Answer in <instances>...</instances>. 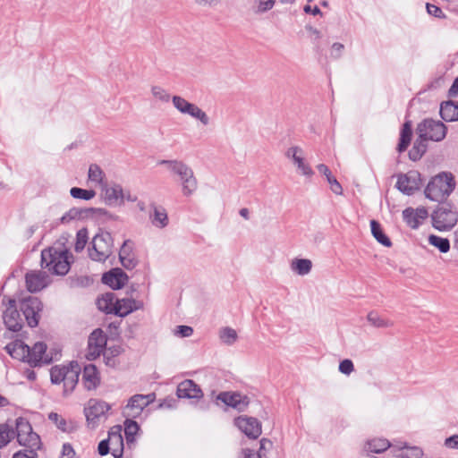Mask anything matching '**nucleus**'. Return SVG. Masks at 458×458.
<instances>
[{"label": "nucleus", "mask_w": 458, "mask_h": 458, "mask_svg": "<svg viewBox=\"0 0 458 458\" xmlns=\"http://www.w3.org/2000/svg\"><path fill=\"white\" fill-rule=\"evenodd\" d=\"M431 215L432 225L438 231L452 229L458 221V213L450 202L442 201Z\"/></svg>", "instance_id": "nucleus-6"}, {"label": "nucleus", "mask_w": 458, "mask_h": 458, "mask_svg": "<svg viewBox=\"0 0 458 458\" xmlns=\"http://www.w3.org/2000/svg\"><path fill=\"white\" fill-rule=\"evenodd\" d=\"M156 400V394H134L127 402L123 408L122 414L125 419L123 426L115 425L111 429H140L139 423L135 420L140 417L144 409Z\"/></svg>", "instance_id": "nucleus-1"}, {"label": "nucleus", "mask_w": 458, "mask_h": 458, "mask_svg": "<svg viewBox=\"0 0 458 458\" xmlns=\"http://www.w3.org/2000/svg\"><path fill=\"white\" fill-rule=\"evenodd\" d=\"M88 180L95 186L104 187L106 183V174L101 167L97 164H91L88 171Z\"/></svg>", "instance_id": "nucleus-34"}, {"label": "nucleus", "mask_w": 458, "mask_h": 458, "mask_svg": "<svg viewBox=\"0 0 458 458\" xmlns=\"http://www.w3.org/2000/svg\"><path fill=\"white\" fill-rule=\"evenodd\" d=\"M119 258L122 265L126 269H132L137 265V259L132 252V242L125 241L119 251Z\"/></svg>", "instance_id": "nucleus-28"}, {"label": "nucleus", "mask_w": 458, "mask_h": 458, "mask_svg": "<svg viewBox=\"0 0 458 458\" xmlns=\"http://www.w3.org/2000/svg\"><path fill=\"white\" fill-rule=\"evenodd\" d=\"M15 437L21 445L26 447L28 452L37 453L42 445L37 431H16Z\"/></svg>", "instance_id": "nucleus-19"}, {"label": "nucleus", "mask_w": 458, "mask_h": 458, "mask_svg": "<svg viewBox=\"0 0 458 458\" xmlns=\"http://www.w3.org/2000/svg\"><path fill=\"white\" fill-rule=\"evenodd\" d=\"M151 224L157 228H164L168 225V216L165 208L153 206V211L149 214Z\"/></svg>", "instance_id": "nucleus-36"}, {"label": "nucleus", "mask_w": 458, "mask_h": 458, "mask_svg": "<svg viewBox=\"0 0 458 458\" xmlns=\"http://www.w3.org/2000/svg\"><path fill=\"white\" fill-rule=\"evenodd\" d=\"M58 353L53 356L50 352H47V345L43 342L36 343L31 348L30 347V355L28 363L32 366H38L42 363L48 364L54 359L57 358Z\"/></svg>", "instance_id": "nucleus-15"}, {"label": "nucleus", "mask_w": 458, "mask_h": 458, "mask_svg": "<svg viewBox=\"0 0 458 458\" xmlns=\"http://www.w3.org/2000/svg\"><path fill=\"white\" fill-rule=\"evenodd\" d=\"M276 3V0H259V12H267L271 10Z\"/></svg>", "instance_id": "nucleus-57"}, {"label": "nucleus", "mask_w": 458, "mask_h": 458, "mask_svg": "<svg viewBox=\"0 0 458 458\" xmlns=\"http://www.w3.org/2000/svg\"><path fill=\"white\" fill-rule=\"evenodd\" d=\"M305 30L307 31H309L312 36H314V41L319 39L321 38V32L314 28L313 26L310 25V24H307L305 25Z\"/></svg>", "instance_id": "nucleus-63"}, {"label": "nucleus", "mask_w": 458, "mask_h": 458, "mask_svg": "<svg viewBox=\"0 0 458 458\" xmlns=\"http://www.w3.org/2000/svg\"><path fill=\"white\" fill-rule=\"evenodd\" d=\"M415 215V210L412 208H406L403 211V221L412 229H417L421 225Z\"/></svg>", "instance_id": "nucleus-42"}, {"label": "nucleus", "mask_w": 458, "mask_h": 458, "mask_svg": "<svg viewBox=\"0 0 458 458\" xmlns=\"http://www.w3.org/2000/svg\"><path fill=\"white\" fill-rule=\"evenodd\" d=\"M447 130L442 121L425 118L417 124L416 133L424 134L428 140L439 142L446 137Z\"/></svg>", "instance_id": "nucleus-9"}, {"label": "nucleus", "mask_w": 458, "mask_h": 458, "mask_svg": "<svg viewBox=\"0 0 458 458\" xmlns=\"http://www.w3.org/2000/svg\"><path fill=\"white\" fill-rule=\"evenodd\" d=\"M115 300L114 293H107L98 298L97 306L99 310L106 314H114Z\"/></svg>", "instance_id": "nucleus-33"}, {"label": "nucleus", "mask_w": 458, "mask_h": 458, "mask_svg": "<svg viewBox=\"0 0 458 458\" xmlns=\"http://www.w3.org/2000/svg\"><path fill=\"white\" fill-rule=\"evenodd\" d=\"M108 437L103 439L98 447V454L101 456L106 455L111 452L114 458H122L123 453V437L122 431H107Z\"/></svg>", "instance_id": "nucleus-11"}, {"label": "nucleus", "mask_w": 458, "mask_h": 458, "mask_svg": "<svg viewBox=\"0 0 458 458\" xmlns=\"http://www.w3.org/2000/svg\"><path fill=\"white\" fill-rule=\"evenodd\" d=\"M89 257L92 260L105 261L113 252V238L109 233H101L92 239Z\"/></svg>", "instance_id": "nucleus-10"}, {"label": "nucleus", "mask_w": 458, "mask_h": 458, "mask_svg": "<svg viewBox=\"0 0 458 458\" xmlns=\"http://www.w3.org/2000/svg\"><path fill=\"white\" fill-rule=\"evenodd\" d=\"M318 172L324 174L327 178V182L330 185L331 191L336 195L343 194V188L337 179L332 174L328 166L325 164H319L317 166Z\"/></svg>", "instance_id": "nucleus-32"}, {"label": "nucleus", "mask_w": 458, "mask_h": 458, "mask_svg": "<svg viewBox=\"0 0 458 458\" xmlns=\"http://www.w3.org/2000/svg\"><path fill=\"white\" fill-rule=\"evenodd\" d=\"M458 95V76L454 80L450 89L447 91L448 98H455Z\"/></svg>", "instance_id": "nucleus-60"}, {"label": "nucleus", "mask_w": 458, "mask_h": 458, "mask_svg": "<svg viewBox=\"0 0 458 458\" xmlns=\"http://www.w3.org/2000/svg\"><path fill=\"white\" fill-rule=\"evenodd\" d=\"M367 320L371 326L377 328L390 327L394 325L393 321L382 318L376 310H371L368 313Z\"/></svg>", "instance_id": "nucleus-37"}, {"label": "nucleus", "mask_w": 458, "mask_h": 458, "mask_svg": "<svg viewBox=\"0 0 458 458\" xmlns=\"http://www.w3.org/2000/svg\"><path fill=\"white\" fill-rule=\"evenodd\" d=\"M111 405L98 399H89L84 407V414L89 427L97 428L100 422L107 419Z\"/></svg>", "instance_id": "nucleus-7"}, {"label": "nucleus", "mask_w": 458, "mask_h": 458, "mask_svg": "<svg viewBox=\"0 0 458 458\" xmlns=\"http://www.w3.org/2000/svg\"><path fill=\"white\" fill-rule=\"evenodd\" d=\"M354 370L353 362L349 359H344L339 363V371L344 375H350Z\"/></svg>", "instance_id": "nucleus-49"}, {"label": "nucleus", "mask_w": 458, "mask_h": 458, "mask_svg": "<svg viewBox=\"0 0 458 458\" xmlns=\"http://www.w3.org/2000/svg\"><path fill=\"white\" fill-rule=\"evenodd\" d=\"M302 154V149L300 147L293 146L287 149L285 156L288 158H292L293 162H295V158H299L301 155Z\"/></svg>", "instance_id": "nucleus-54"}, {"label": "nucleus", "mask_w": 458, "mask_h": 458, "mask_svg": "<svg viewBox=\"0 0 458 458\" xmlns=\"http://www.w3.org/2000/svg\"><path fill=\"white\" fill-rule=\"evenodd\" d=\"M415 210V216H417L418 220L420 221L422 223L423 220H425L428 216V210L426 208L424 207H421V208H417Z\"/></svg>", "instance_id": "nucleus-61"}, {"label": "nucleus", "mask_w": 458, "mask_h": 458, "mask_svg": "<svg viewBox=\"0 0 458 458\" xmlns=\"http://www.w3.org/2000/svg\"><path fill=\"white\" fill-rule=\"evenodd\" d=\"M218 335L220 341L227 345H232L237 341L238 338L237 332L229 327H222L219 330Z\"/></svg>", "instance_id": "nucleus-40"}, {"label": "nucleus", "mask_w": 458, "mask_h": 458, "mask_svg": "<svg viewBox=\"0 0 458 458\" xmlns=\"http://www.w3.org/2000/svg\"><path fill=\"white\" fill-rule=\"evenodd\" d=\"M150 92L154 99L161 103L166 104L170 100H172V97L170 96L168 91L161 86H152L150 89Z\"/></svg>", "instance_id": "nucleus-41"}, {"label": "nucleus", "mask_w": 458, "mask_h": 458, "mask_svg": "<svg viewBox=\"0 0 458 458\" xmlns=\"http://www.w3.org/2000/svg\"><path fill=\"white\" fill-rule=\"evenodd\" d=\"M81 368L77 362L68 366H54L50 370L51 381L54 384L64 383V393L72 392L79 380Z\"/></svg>", "instance_id": "nucleus-5"}, {"label": "nucleus", "mask_w": 458, "mask_h": 458, "mask_svg": "<svg viewBox=\"0 0 458 458\" xmlns=\"http://www.w3.org/2000/svg\"><path fill=\"white\" fill-rule=\"evenodd\" d=\"M4 323L6 327L13 332H18L22 327V318L16 309V301L9 299L6 309L3 313Z\"/></svg>", "instance_id": "nucleus-16"}, {"label": "nucleus", "mask_w": 458, "mask_h": 458, "mask_svg": "<svg viewBox=\"0 0 458 458\" xmlns=\"http://www.w3.org/2000/svg\"><path fill=\"white\" fill-rule=\"evenodd\" d=\"M254 422H255L254 419L239 417L235 420V425L239 428V429H247V426L253 427Z\"/></svg>", "instance_id": "nucleus-52"}, {"label": "nucleus", "mask_w": 458, "mask_h": 458, "mask_svg": "<svg viewBox=\"0 0 458 458\" xmlns=\"http://www.w3.org/2000/svg\"><path fill=\"white\" fill-rule=\"evenodd\" d=\"M392 445L393 442L386 438H374L367 442L365 448L368 453L381 454L387 449L391 451Z\"/></svg>", "instance_id": "nucleus-35"}, {"label": "nucleus", "mask_w": 458, "mask_h": 458, "mask_svg": "<svg viewBox=\"0 0 458 458\" xmlns=\"http://www.w3.org/2000/svg\"><path fill=\"white\" fill-rule=\"evenodd\" d=\"M13 458H38V454L28 452L27 450L18 451L13 454Z\"/></svg>", "instance_id": "nucleus-58"}, {"label": "nucleus", "mask_w": 458, "mask_h": 458, "mask_svg": "<svg viewBox=\"0 0 458 458\" xmlns=\"http://www.w3.org/2000/svg\"><path fill=\"white\" fill-rule=\"evenodd\" d=\"M439 114L446 123L458 121V101L446 100L440 104Z\"/></svg>", "instance_id": "nucleus-26"}, {"label": "nucleus", "mask_w": 458, "mask_h": 458, "mask_svg": "<svg viewBox=\"0 0 458 458\" xmlns=\"http://www.w3.org/2000/svg\"><path fill=\"white\" fill-rule=\"evenodd\" d=\"M273 442L266 437L259 439V458H270Z\"/></svg>", "instance_id": "nucleus-44"}, {"label": "nucleus", "mask_w": 458, "mask_h": 458, "mask_svg": "<svg viewBox=\"0 0 458 458\" xmlns=\"http://www.w3.org/2000/svg\"><path fill=\"white\" fill-rule=\"evenodd\" d=\"M88 242V232L86 229H81L77 232L76 234V242L74 246V250L77 252H81L86 246Z\"/></svg>", "instance_id": "nucleus-45"}, {"label": "nucleus", "mask_w": 458, "mask_h": 458, "mask_svg": "<svg viewBox=\"0 0 458 458\" xmlns=\"http://www.w3.org/2000/svg\"><path fill=\"white\" fill-rule=\"evenodd\" d=\"M16 429H32L29 421L24 418L16 419Z\"/></svg>", "instance_id": "nucleus-59"}, {"label": "nucleus", "mask_w": 458, "mask_h": 458, "mask_svg": "<svg viewBox=\"0 0 458 458\" xmlns=\"http://www.w3.org/2000/svg\"><path fill=\"white\" fill-rule=\"evenodd\" d=\"M455 186L454 174L450 172H441L431 178L424 190V194L429 200L442 202L450 196Z\"/></svg>", "instance_id": "nucleus-2"}, {"label": "nucleus", "mask_w": 458, "mask_h": 458, "mask_svg": "<svg viewBox=\"0 0 458 458\" xmlns=\"http://www.w3.org/2000/svg\"><path fill=\"white\" fill-rule=\"evenodd\" d=\"M16 431H0V448L8 445L15 437Z\"/></svg>", "instance_id": "nucleus-50"}, {"label": "nucleus", "mask_w": 458, "mask_h": 458, "mask_svg": "<svg viewBox=\"0 0 458 458\" xmlns=\"http://www.w3.org/2000/svg\"><path fill=\"white\" fill-rule=\"evenodd\" d=\"M416 134L417 138L415 139L411 148L408 152L410 160L413 162L420 160L424 154L427 152L428 147V140L423 136L424 134Z\"/></svg>", "instance_id": "nucleus-25"}, {"label": "nucleus", "mask_w": 458, "mask_h": 458, "mask_svg": "<svg viewBox=\"0 0 458 458\" xmlns=\"http://www.w3.org/2000/svg\"><path fill=\"white\" fill-rule=\"evenodd\" d=\"M194 2L200 6H212L220 2V0H194Z\"/></svg>", "instance_id": "nucleus-64"}, {"label": "nucleus", "mask_w": 458, "mask_h": 458, "mask_svg": "<svg viewBox=\"0 0 458 458\" xmlns=\"http://www.w3.org/2000/svg\"><path fill=\"white\" fill-rule=\"evenodd\" d=\"M412 138V122L405 120L400 130L399 142L396 147L398 153L404 152L411 144Z\"/></svg>", "instance_id": "nucleus-30"}, {"label": "nucleus", "mask_w": 458, "mask_h": 458, "mask_svg": "<svg viewBox=\"0 0 458 458\" xmlns=\"http://www.w3.org/2000/svg\"><path fill=\"white\" fill-rule=\"evenodd\" d=\"M426 9H427V13L431 16H434V17L439 18V19L446 18V15L442 11V9L436 4L427 3Z\"/></svg>", "instance_id": "nucleus-48"}, {"label": "nucleus", "mask_w": 458, "mask_h": 458, "mask_svg": "<svg viewBox=\"0 0 458 458\" xmlns=\"http://www.w3.org/2000/svg\"><path fill=\"white\" fill-rule=\"evenodd\" d=\"M102 281L113 289H121L128 282V276L121 269H114L103 275Z\"/></svg>", "instance_id": "nucleus-24"}, {"label": "nucleus", "mask_w": 458, "mask_h": 458, "mask_svg": "<svg viewBox=\"0 0 458 458\" xmlns=\"http://www.w3.org/2000/svg\"><path fill=\"white\" fill-rule=\"evenodd\" d=\"M8 353L14 359L28 362L30 346L20 340H16L6 346Z\"/></svg>", "instance_id": "nucleus-27"}, {"label": "nucleus", "mask_w": 458, "mask_h": 458, "mask_svg": "<svg viewBox=\"0 0 458 458\" xmlns=\"http://www.w3.org/2000/svg\"><path fill=\"white\" fill-rule=\"evenodd\" d=\"M41 266L55 275L64 276L70 270L69 252L50 247L41 252Z\"/></svg>", "instance_id": "nucleus-4"}, {"label": "nucleus", "mask_w": 458, "mask_h": 458, "mask_svg": "<svg viewBox=\"0 0 458 458\" xmlns=\"http://www.w3.org/2000/svg\"><path fill=\"white\" fill-rule=\"evenodd\" d=\"M75 452L70 444H64L60 458H73Z\"/></svg>", "instance_id": "nucleus-56"}, {"label": "nucleus", "mask_w": 458, "mask_h": 458, "mask_svg": "<svg viewBox=\"0 0 458 458\" xmlns=\"http://www.w3.org/2000/svg\"><path fill=\"white\" fill-rule=\"evenodd\" d=\"M48 420L53 422L54 426L58 429H64L67 426L66 420L56 412H50L48 414Z\"/></svg>", "instance_id": "nucleus-46"}, {"label": "nucleus", "mask_w": 458, "mask_h": 458, "mask_svg": "<svg viewBox=\"0 0 458 458\" xmlns=\"http://www.w3.org/2000/svg\"><path fill=\"white\" fill-rule=\"evenodd\" d=\"M105 202L109 206H121L123 204V191L119 184L108 187L106 183L101 188Z\"/></svg>", "instance_id": "nucleus-22"}, {"label": "nucleus", "mask_w": 458, "mask_h": 458, "mask_svg": "<svg viewBox=\"0 0 458 458\" xmlns=\"http://www.w3.org/2000/svg\"><path fill=\"white\" fill-rule=\"evenodd\" d=\"M422 184L421 174L417 170H410L406 174L397 175L396 188L407 196L413 195Z\"/></svg>", "instance_id": "nucleus-12"}, {"label": "nucleus", "mask_w": 458, "mask_h": 458, "mask_svg": "<svg viewBox=\"0 0 458 458\" xmlns=\"http://www.w3.org/2000/svg\"><path fill=\"white\" fill-rule=\"evenodd\" d=\"M344 49V46L342 43H334L331 47V56L335 59L340 58L342 56Z\"/></svg>", "instance_id": "nucleus-53"}, {"label": "nucleus", "mask_w": 458, "mask_h": 458, "mask_svg": "<svg viewBox=\"0 0 458 458\" xmlns=\"http://www.w3.org/2000/svg\"><path fill=\"white\" fill-rule=\"evenodd\" d=\"M391 454L396 458H422L424 451L420 446L413 445L407 441L394 439Z\"/></svg>", "instance_id": "nucleus-14"}, {"label": "nucleus", "mask_w": 458, "mask_h": 458, "mask_svg": "<svg viewBox=\"0 0 458 458\" xmlns=\"http://www.w3.org/2000/svg\"><path fill=\"white\" fill-rule=\"evenodd\" d=\"M106 344V335L101 329L94 330L89 337V350L86 357L88 360H95L104 351Z\"/></svg>", "instance_id": "nucleus-17"}, {"label": "nucleus", "mask_w": 458, "mask_h": 458, "mask_svg": "<svg viewBox=\"0 0 458 458\" xmlns=\"http://www.w3.org/2000/svg\"><path fill=\"white\" fill-rule=\"evenodd\" d=\"M370 230L373 237L378 243L384 247H391L392 242L390 238L385 233L380 223L375 219L370 220Z\"/></svg>", "instance_id": "nucleus-31"}, {"label": "nucleus", "mask_w": 458, "mask_h": 458, "mask_svg": "<svg viewBox=\"0 0 458 458\" xmlns=\"http://www.w3.org/2000/svg\"><path fill=\"white\" fill-rule=\"evenodd\" d=\"M21 310L28 325L35 327L38 324L39 313L42 310V303L37 297L29 296L22 300Z\"/></svg>", "instance_id": "nucleus-13"}, {"label": "nucleus", "mask_w": 458, "mask_h": 458, "mask_svg": "<svg viewBox=\"0 0 458 458\" xmlns=\"http://www.w3.org/2000/svg\"><path fill=\"white\" fill-rule=\"evenodd\" d=\"M172 103L174 107L181 114L188 115L192 119L199 121L204 126L209 124L210 119L208 115L196 104L191 103L184 98L178 95H174L172 97Z\"/></svg>", "instance_id": "nucleus-8"}, {"label": "nucleus", "mask_w": 458, "mask_h": 458, "mask_svg": "<svg viewBox=\"0 0 458 458\" xmlns=\"http://www.w3.org/2000/svg\"><path fill=\"white\" fill-rule=\"evenodd\" d=\"M303 11L306 13H310L312 15H322V12L321 10L319 9V7L318 5H315V6H310V4H306L303 8Z\"/></svg>", "instance_id": "nucleus-62"}, {"label": "nucleus", "mask_w": 458, "mask_h": 458, "mask_svg": "<svg viewBox=\"0 0 458 458\" xmlns=\"http://www.w3.org/2000/svg\"><path fill=\"white\" fill-rule=\"evenodd\" d=\"M179 398L199 399L203 396L200 387L191 379L181 382L176 390Z\"/></svg>", "instance_id": "nucleus-21"}, {"label": "nucleus", "mask_w": 458, "mask_h": 458, "mask_svg": "<svg viewBox=\"0 0 458 458\" xmlns=\"http://www.w3.org/2000/svg\"><path fill=\"white\" fill-rule=\"evenodd\" d=\"M143 308V302L133 299L115 300L114 314L119 317H125L134 310Z\"/></svg>", "instance_id": "nucleus-23"}, {"label": "nucleus", "mask_w": 458, "mask_h": 458, "mask_svg": "<svg viewBox=\"0 0 458 458\" xmlns=\"http://www.w3.org/2000/svg\"><path fill=\"white\" fill-rule=\"evenodd\" d=\"M193 334V329L189 326H178L174 329V335L180 337H189Z\"/></svg>", "instance_id": "nucleus-51"}, {"label": "nucleus", "mask_w": 458, "mask_h": 458, "mask_svg": "<svg viewBox=\"0 0 458 458\" xmlns=\"http://www.w3.org/2000/svg\"><path fill=\"white\" fill-rule=\"evenodd\" d=\"M217 401H221L227 406H230L238 411H243L249 404L246 396H242L237 393L222 392L216 396Z\"/></svg>", "instance_id": "nucleus-20"}, {"label": "nucleus", "mask_w": 458, "mask_h": 458, "mask_svg": "<svg viewBox=\"0 0 458 458\" xmlns=\"http://www.w3.org/2000/svg\"><path fill=\"white\" fill-rule=\"evenodd\" d=\"M428 243L437 248L441 253H446L450 250L449 240L436 234H430L428 236Z\"/></svg>", "instance_id": "nucleus-39"}, {"label": "nucleus", "mask_w": 458, "mask_h": 458, "mask_svg": "<svg viewBox=\"0 0 458 458\" xmlns=\"http://www.w3.org/2000/svg\"><path fill=\"white\" fill-rule=\"evenodd\" d=\"M291 267L299 276H305L310 272L312 262L308 259H296L292 262Z\"/></svg>", "instance_id": "nucleus-38"}, {"label": "nucleus", "mask_w": 458, "mask_h": 458, "mask_svg": "<svg viewBox=\"0 0 458 458\" xmlns=\"http://www.w3.org/2000/svg\"><path fill=\"white\" fill-rule=\"evenodd\" d=\"M158 165H165L173 175L178 176L182 185V192L184 196H191L195 192L198 182L193 170L186 163L177 159H163L158 162Z\"/></svg>", "instance_id": "nucleus-3"}, {"label": "nucleus", "mask_w": 458, "mask_h": 458, "mask_svg": "<svg viewBox=\"0 0 458 458\" xmlns=\"http://www.w3.org/2000/svg\"><path fill=\"white\" fill-rule=\"evenodd\" d=\"M82 383L87 390H94L98 387L100 377L95 365L89 364L84 367Z\"/></svg>", "instance_id": "nucleus-29"}, {"label": "nucleus", "mask_w": 458, "mask_h": 458, "mask_svg": "<svg viewBox=\"0 0 458 458\" xmlns=\"http://www.w3.org/2000/svg\"><path fill=\"white\" fill-rule=\"evenodd\" d=\"M445 445L447 448L458 449V434L452 435L445 438Z\"/></svg>", "instance_id": "nucleus-55"}, {"label": "nucleus", "mask_w": 458, "mask_h": 458, "mask_svg": "<svg viewBox=\"0 0 458 458\" xmlns=\"http://www.w3.org/2000/svg\"><path fill=\"white\" fill-rule=\"evenodd\" d=\"M294 164L303 175L310 177L314 174L312 168L308 164H305L301 156L299 158H295Z\"/></svg>", "instance_id": "nucleus-47"}, {"label": "nucleus", "mask_w": 458, "mask_h": 458, "mask_svg": "<svg viewBox=\"0 0 458 458\" xmlns=\"http://www.w3.org/2000/svg\"><path fill=\"white\" fill-rule=\"evenodd\" d=\"M26 287L30 293H37L44 289L49 284L46 272L32 270L25 275Z\"/></svg>", "instance_id": "nucleus-18"}, {"label": "nucleus", "mask_w": 458, "mask_h": 458, "mask_svg": "<svg viewBox=\"0 0 458 458\" xmlns=\"http://www.w3.org/2000/svg\"><path fill=\"white\" fill-rule=\"evenodd\" d=\"M71 196L74 199H81L89 200L96 196V192L93 190H85L81 188L73 187L70 191Z\"/></svg>", "instance_id": "nucleus-43"}]
</instances>
